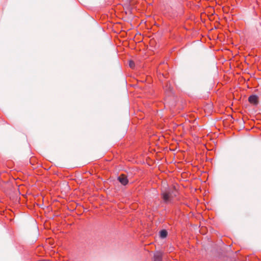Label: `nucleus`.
<instances>
[{
    "label": "nucleus",
    "mask_w": 261,
    "mask_h": 261,
    "mask_svg": "<svg viewBox=\"0 0 261 261\" xmlns=\"http://www.w3.org/2000/svg\"><path fill=\"white\" fill-rule=\"evenodd\" d=\"M162 253L161 252H156L154 254V261H162Z\"/></svg>",
    "instance_id": "nucleus-4"
},
{
    "label": "nucleus",
    "mask_w": 261,
    "mask_h": 261,
    "mask_svg": "<svg viewBox=\"0 0 261 261\" xmlns=\"http://www.w3.org/2000/svg\"><path fill=\"white\" fill-rule=\"evenodd\" d=\"M248 100L252 104L257 105L258 103V97L255 95H251L249 96Z\"/></svg>",
    "instance_id": "nucleus-3"
},
{
    "label": "nucleus",
    "mask_w": 261,
    "mask_h": 261,
    "mask_svg": "<svg viewBox=\"0 0 261 261\" xmlns=\"http://www.w3.org/2000/svg\"><path fill=\"white\" fill-rule=\"evenodd\" d=\"M129 66L130 68H134L135 67V64L134 61H130L129 62Z\"/></svg>",
    "instance_id": "nucleus-6"
},
{
    "label": "nucleus",
    "mask_w": 261,
    "mask_h": 261,
    "mask_svg": "<svg viewBox=\"0 0 261 261\" xmlns=\"http://www.w3.org/2000/svg\"><path fill=\"white\" fill-rule=\"evenodd\" d=\"M174 191H175V189L174 187H172V188H168L162 191L161 196L164 202L168 203L171 201L173 195L175 196V194H174Z\"/></svg>",
    "instance_id": "nucleus-1"
},
{
    "label": "nucleus",
    "mask_w": 261,
    "mask_h": 261,
    "mask_svg": "<svg viewBox=\"0 0 261 261\" xmlns=\"http://www.w3.org/2000/svg\"><path fill=\"white\" fill-rule=\"evenodd\" d=\"M167 236V231L166 230H162L160 232V236L162 238H165Z\"/></svg>",
    "instance_id": "nucleus-5"
},
{
    "label": "nucleus",
    "mask_w": 261,
    "mask_h": 261,
    "mask_svg": "<svg viewBox=\"0 0 261 261\" xmlns=\"http://www.w3.org/2000/svg\"><path fill=\"white\" fill-rule=\"evenodd\" d=\"M118 179L119 182L123 185L125 186L128 183V179L127 177L124 174L120 175L118 177Z\"/></svg>",
    "instance_id": "nucleus-2"
}]
</instances>
